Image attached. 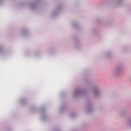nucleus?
Masks as SVG:
<instances>
[{
    "label": "nucleus",
    "instance_id": "obj_1",
    "mask_svg": "<svg viewBox=\"0 0 131 131\" xmlns=\"http://www.w3.org/2000/svg\"><path fill=\"white\" fill-rule=\"evenodd\" d=\"M103 89L99 85L95 86L93 88L92 96L96 98L99 97L102 95Z\"/></svg>",
    "mask_w": 131,
    "mask_h": 131
},
{
    "label": "nucleus",
    "instance_id": "obj_7",
    "mask_svg": "<svg viewBox=\"0 0 131 131\" xmlns=\"http://www.w3.org/2000/svg\"><path fill=\"white\" fill-rule=\"evenodd\" d=\"M123 67L121 65H119L117 67L115 70V74H120L122 72Z\"/></svg>",
    "mask_w": 131,
    "mask_h": 131
},
{
    "label": "nucleus",
    "instance_id": "obj_10",
    "mask_svg": "<svg viewBox=\"0 0 131 131\" xmlns=\"http://www.w3.org/2000/svg\"><path fill=\"white\" fill-rule=\"evenodd\" d=\"M72 26H73L75 28H78L79 26V24L76 21H75L72 24Z\"/></svg>",
    "mask_w": 131,
    "mask_h": 131
},
{
    "label": "nucleus",
    "instance_id": "obj_4",
    "mask_svg": "<svg viewBox=\"0 0 131 131\" xmlns=\"http://www.w3.org/2000/svg\"><path fill=\"white\" fill-rule=\"evenodd\" d=\"M82 94H83V90L76 89L73 92L72 96L75 97H80V96L82 95Z\"/></svg>",
    "mask_w": 131,
    "mask_h": 131
},
{
    "label": "nucleus",
    "instance_id": "obj_9",
    "mask_svg": "<svg viewBox=\"0 0 131 131\" xmlns=\"http://www.w3.org/2000/svg\"><path fill=\"white\" fill-rule=\"evenodd\" d=\"M112 55H113L112 51H110L105 55V58H111V57H112Z\"/></svg>",
    "mask_w": 131,
    "mask_h": 131
},
{
    "label": "nucleus",
    "instance_id": "obj_11",
    "mask_svg": "<svg viewBox=\"0 0 131 131\" xmlns=\"http://www.w3.org/2000/svg\"><path fill=\"white\" fill-rule=\"evenodd\" d=\"M93 108L94 106H93V105H89L86 108L87 112H91V111H93Z\"/></svg>",
    "mask_w": 131,
    "mask_h": 131
},
{
    "label": "nucleus",
    "instance_id": "obj_5",
    "mask_svg": "<svg viewBox=\"0 0 131 131\" xmlns=\"http://www.w3.org/2000/svg\"><path fill=\"white\" fill-rule=\"evenodd\" d=\"M19 34L22 37H27L30 35V33L29 32V30L24 29L20 32Z\"/></svg>",
    "mask_w": 131,
    "mask_h": 131
},
{
    "label": "nucleus",
    "instance_id": "obj_18",
    "mask_svg": "<svg viewBox=\"0 0 131 131\" xmlns=\"http://www.w3.org/2000/svg\"><path fill=\"white\" fill-rule=\"evenodd\" d=\"M53 131H58V130L55 129V130H54Z\"/></svg>",
    "mask_w": 131,
    "mask_h": 131
},
{
    "label": "nucleus",
    "instance_id": "obj_17",
    "mask_svg": "<svg viewBox=\"0 0 131 131\" xmlns=\"http://www.w3.org/2000/svg\"><path fill=\"white\" fill-rule=\"evenodd\" d=\"M4 2V0H0V5Z\"/></svg>",
    "mask_w": 131,
    "mask_h": 131
},
{
    "label": "nucleus",
    "instance_id": "obj_16",
    "mask_svg": "<svg viewBox=\"0 0 131 131\" xmlns=\"http://www.w3.org/2000/svg\"><path fill=\"white\" fill-rule=\"evenodd\" d=\"M98 30L97 29H95L94 30V34H97V33L98 32Z\"/></svg>",
    "mask_w": 131,
    "mask_h": 131
},
{
    "label": "nucleus",
    "instance_id": "obj_6",
    "mask_svg": "<svg viewBox=\"0 0 131 131\" xmlns=\"http://www.w3.org/2000/svg\"><path fill=\"white\" fill-rule=\"evenodd\" d=\"M28 6L29 7L30 10L33 11V10H35L37 8V3L36 2H30L28 4Z\"/></svg>",
    "mask_w": 131,
    "mask_h": 131
},
{
    "label": "nucleus",
    "instance_id": "obj_3",
    "mask_svg": "<svg viewBox=\"0 0 131 131\" xmlns=\"http://www.w3.org/2000/svg\"><path fill=\"white\" fill-rule=\"evenodd\" d=\"M123 3H124V0H111L108 4L111 6H118V7H119L122 6Z\"/></svg>",
    "mask_w": 131,
    "mask_h": 131
},
{
    "label": "nucleus",
    "instance_id": "obj_12",
    "mask_svg": "<svg viewBox=\"0 0 131 131\" xmlns=\"http://www.w3.org/2000/svg\"><path fill=\"white\" fill-rule=\"evenodd\" d=\"M127 124L128 126L131 127V117L127 120Z\"/></svg>",
    "mask_w": 131,
    "mask_h": 131
},
{
    "label": "nucleus",
    "instance_id": "obj_15",
    "mask_svg": "<svg viewBox=\"0 0 131 131\" xmlns=\"http://www.w3.org/2000/svg\"><path fill=\"white\" fill-rule=\"evenodd\" d=\"M79 47H80V44H78V43L76 44V45H75L76 49L79 48Z\"/></svg>",
    "mask_w": 131,
    "mask_h": 131
},
{
    "label": "nucleus",
    "instance_id": "obj_13",
    "mask_svg": "<svg viewBox=\"0 0 131 131\" xmlns=\"http://www.w3.org/2000/svg\"><path fill=\"white\" fill-rule=\"evenodd\" d=\"M19 102V104H21V105H24V104H25V103H26V101L24 99H20Z\"/></svg>",
    "mask_w": 131,
    "mask_h": 131
},
{
    "label": "nucleus",
    "instance_id": "obj_14",
    "mask_svg": "<svg viewBox=\"0 0 131 131\" xmlns=\"http://www.w3.org/2000/svg\"><path fill=\"white\" fill-rule=\"evenodd\" d=\"M3 53H4V48L0 47V56L3 55Z\"/></svg>",
    "mask_w": 131,
    "mask_h": 131
},
{
    "label": "nucleus",
    "instance_id": "obj_2",
    "mask_svg": "<svg viewBox=\"0 0 131 131\" xmlns=\"http://www.w3.org/2000/svg\"><path fill=\"white\" fill-rule=\"evenodd\" d=\"M62 10V6H58L56 8L54 9L51 14V16L52 18H55L56 17H57L59 16V14L60 13H61V10Z\"/></svg>",
    "mask_w": 131,
    "mask_h": 131
},
{
    "label": "nucleus",
    "instance_id": "obj_8",
    "mask_svg": "<svg viewBox=\"0 0 131 131\" xmlns=\"http://www.w3.org/2000/svg\"><path fill=\"white\" fill-rule=\"evenodd\" d=\"M40 118L42 120H46L48 118L47 113L45 111H41L40 113Z\"/></svg>",
    "mask_w": 131,
    "mask_h": 131
}]
</instances>
